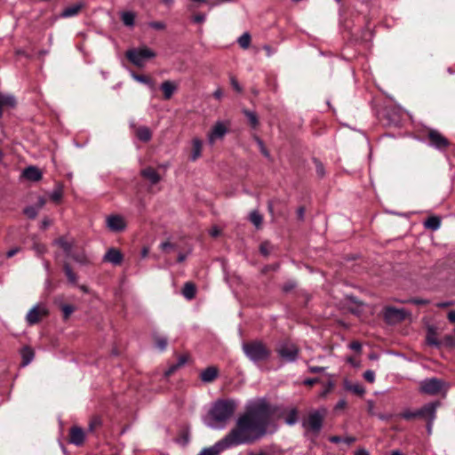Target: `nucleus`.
Returning <instances> with one entry per match:
<instances>
[{
  "mask_svg": "<svg viewBox=\"0 0 455 455\" xmlns=\"http://www.w3.org/2000/svg\"><path fill=\"white\" fill-rule=\"evenodd\" d=\"M271 411L265 399H254L245 405V411L240 415L235 426L223 437L229 448L252 443L267 433Z\"/></svg>",
  "mask_w": 455,
  "mask_h": 455,
  "instance_id": "f257e3e1",
  "label": "nucleus"
},
{
  "mask_svg": "<svg viewBox=\"0 0 455 455\" xmlns=\"http://www.w3.org/2000/svg\"><path fill=\"white\" fill-rule=\"evenodd\" d=\"M237 407L233 399H220L216 401L204 419V424L213 429H223L234 415Z\"/></svg>",
  "mask_w": 455,
  "mask_h": 455,
  "instance_id": "f03ea898",
  "label": "nucleus"
},
{
  "mask_svg": "<svg viewBox=\"0 0 455 455\" xmlns=\"http://www.w3.org/2000/svg\"><path fill=\"white\" fill-rule=\"evenodd\" d=\"M243 351L253 363L267 361L271 354L266 345L259 340L243 343Z\"/></svg>",
  "mask_w": 455,
  "mask_h": 455,
  "instance_id": "7ed1b4c3",
  "label": "nucleus"
},
{
  "mask_svg": "<svg viewBox=\"0 0 455 455\" xmlns=\"http://www.w3.org/2000/svg\"><path fill=\"white\" fill-rule=\"evenodd\" d=\"M326 412L327 411L325 408H320L309 412L307 418L302 421V427L307 431H310L315 435L319 434L323 427Z\"/></svg>",
  "mask_w": 455,
  "mask_h": 455,
  "instance_id": "20e7f679",
  "label": "nucleus"
},
{
  "mask_svg": "<svg viewBox=\"0 0 455 455\" xmlns=\"http://www.w3.org/2000/svg\"><path fill=\"white\" fill-rule=\"evenodd\" d=\"M439 405L440 403L438 402L428 403L416 411L405 410L400 414V417L406 420H411L416 418H422L425 419L428 417H432V419L436 418V410Z\"/></svg>",
  "mask_w": 455,
  "mask_h": 455,
  "instance_id": "39448f33",
  "label": "nucleus"
},
{
  "mask_svg": "<svg viewBox=\"0 0 455 455\" xmlns=\"http://www.w3.org/2000/svg\"><path fill=\"white\" fill-rule=\"evenodd\" d=\"M125 56L135 66L142 67L147 60L156 57V52L148 47H141L128 50Z\"/></svg>",
  "mask_w": 455,
  "mask_h": 455,
  "instance_id": "423d86ee",
  "label": "nucleus"
},
{
  "mask_svg": "<svg viewBox=\"0 0 455 455\" xmlns=\"http://www.w3.org/2000/svg\"><path fill=\"white\" fill-rule=\"evenodd\" d=\"M276 353L283 361L293 363L298 358L299 348L291 341H283L277 346Z\"/></svg>",
  "mask_w": 455,
  "mask_h": 455,
  "instance_id": "0eeeda50",
  "label": "nucleus"
},
{
  "mask_svg": "<svg viewBox=\"0 0 455 455\" xmlns=\"http://www.w3.org/2000/svg\"><path fill=\"white\" fill-rule=\"evenodd\" d=\"M445 389V382L437 378L423 379L420 382L419 391L423 394L436 395Z\"/></svg>",
  "mask_w": 455,
  "mask_h": 455,
  "instance_id": "6e6552de",
  "label": "nucleus"
},
{
  "mask_svg": "<svg viewBox=\"0 0 455 455\" xmlns=\"http://www.w3.org/2000/svg\"><path fill=\"white\" fill-rule=\"evenodd\" d=\"M407 315L406 310L396 308L394 307H387L384 309V318L387 323L394 324L405 319Z\"/></svg>",
  "mask_w": 455,
  "mask_h": 455,
  "instance_id": "1a4fd4ad",
  "label": "nucleus"
},
{
  "mask_svg": "<svg viewBox=\"0 0 455 455\" xmlns=\"http://www.w3.org/2000/svg\"><path fill=\"white\" fill-rule=\"evenodd\" d=\"M228 131V124L224 122L218 121L208 133L207 139L209 144L213 145L216 140L223 139Z\"/></svg>",
  "mask_w": 455,
  "mask_h": 455,
  "instance_id": "9d476101",
  "label": "nucleus"
},
{
  "mask_svg": "<svg viewBox=\"0 0 455 455\" xmlns=\"http://www.w3.org/2000/svg\"><path fill=\"white\" fill-rule=\"evenodd\" d=\"M48 314V310L44 306L36 305L27 314L26 320L29 325L37 323L40 319Z\"/></svg>",
  "mask_w": 455,
  "mask_h": 455,
  "instance_id": "9b49d317",
  "label": "nucleus"
},
{
  "mask_svg": "<svg viewBox=\"0 0 455 455\" xmlns=\"http://www.w3.org/2000/svg\"><path fill=\"white\" fill-rule=\"evenodd\" d=\"M54 243L60 246L68 256L72 257L77 262L82 263V264L86 263L87 260H86L84 255H79V256L72 255L73 241H68V239L61 237L60 239L55 240Z\"/></svg>",
  "mask_w": 455,
  "mask_h": 455,
  "instance_id": "f8f14e48",
  "label": "nucleus"
},
{
  "mask_svg": "<svg viewBox=\"0 0 455 455\" xmlns=\"http://www.w3.org/2000/svg\"><path fill=\"white\" fill-rule=\"evenodd\" d=\"M229 449L224 438L218 441L214 445L204 448L197 455H218L220 452Z\"/></svg>",
  "mask_w": 455,
  "mask_h": 455,
  "instance_id": "ddd939ff",
  "label": "nucleus"
},
{
  "mask_svg": "<svg viewBox=\"0 0 455 455\" xmlns=\"http://www.w3.org/2000/svg\"><path fill=\"white\" fill-rule=\"evenodd\" d=\"M431 145L438 149L444 148L448 146V140L437 131L432 130L428 133Z\"/></svg>",
  "mask_w": 455,
  "mask_h": 455,
  "instance_id": "4468645a",
  "label": "nucleus"
},
{
  "mask_svg": "<svg viewBox=\"0 0 455 455\" xmlns=\"http://www.w3.org/2000/svg\"><path fill=\"white\" fill-rule=\"evenodd\" d=\"M103 260L117 266L123 261V254L116 248H109L105 253Z\"/></svg>",
  "mask_w": 455,
  "mask_h": 455,
  "instance_id": "2eb2a0df",
  "label": "nucleus"
},
{
  "mask_svg": "<svg viewBox=\"0 0 455 455\" xmlns=\"http://www.w3.org/2000/svg\"><path fill=\"white\" fill-rule=\"evenodd\" d=\"M84 437H85L84 432L81 427H73L70 429V443H73L76 446H80L84 443Z\"/></svg>",
  "mask_w": 455,
  "mask_h": 455,
  "instance_id": "dca6fc26",
  "label": "nucleus"
},
{
  "mask_svg": "<svg viewBox=\"0 0 455 455\" xmlns=\"http://www.w3.org/2000/svg\"><path fill=\"white\" fill-rule=\"evenodd\" d=\"M192 148L190 154V160L192 162L196 161L202 155L203 141L199 138H194L191 141Z\"/></svg>",
  "mask_w": 455,
  "mask_h": 455,
  "instance_id": "f3484780",
  "label": "nucleus"
},
{
  "mask_svg": "<svg viewBox=\"0 0 455 455\" xmlns=\"http://www.w3.org/2000/svg\"><path fill=\"white\" fill-rule=\"evenodd\" d=\"M141 175L147 179L151 184L155 185L161 180L160 175L152 167H148L140 172Z\"/></svg>",
  "mask_w": 455,
  "mask_h": 455,
  "instance_id": "a211bd4d",
  "label": "nucleus"
},
{
  "mask_svg": "<svg viewBox=\"0 0 455 455\" xmlns=\"http://www.w3.org/2000/svg\"><path fill=\"white\" fill-rule=\"evenodd\" d=\"M127 223L121 215H110L107 218V228H125Z\"/></svg>",
  "mask_w": 455,
  "mask_h": 455,
  "instance_id": "6ab92c4d",
  "label": "nucleus"
},
{
  "mask_svg": "<svg viewBox=\"0 0 455 455\" xmlns=\"http://www.w3.org/2000/svg\"><path fill=\"white\" fill-rule=\"evenodd\" d=\"M203 382L210 383L218 377V369L213 366L207 367L200 374Z\"/></svg>",
  "mask_w": 455,
  "mask_h": 455,
  "instance_id": "aec40b11",
  "label": "nucleus"
},
{
  "mask_svg": "<svg viewBox=\"0 0 455 455\" xmlns=\"http://www.w3.org/2000/svg\"><path fill=\"white\" fill-rule=\"evenodd\" d=\"M84 7L83 3H76L70 6L66 7L62 12L60 13V17L62 18H70L77 15L81 9Z\"/></svg>",
  "mask_w": 455,
  "mask_h": 455,
  "instance_id": "412c9836",
  "label": "nucleus"
},
{
  "mask_svg": "<svg viewBox=\"0 0 455 455\" xmlns=\"http://www.w3.org/2000/svg\"><path fill=\"white\" fill-rule=\"evenodd\" d=\"M23 176L32 181H37L42 178V172L34 166H29L23 171Z\"/></svg>",
  "mask_w": 455,
  "mask_h": 455,
  "instance_id": "4be33fe9",
  "label": "nucleus"
},
{
  "mask_svg": "<svg viewBox=\"0 0 455 455\" xmlns=\"http://www.w3.org/2000/svg\"><path fill=\"white\" fill-rule=\"evenodd\" d=\"M161 89L164 92V97L165 100H169L172 98L175 91L177 90V85L171 81H164L161 84Z\"/></svg>",
  "mask_w": 455,
  "mask_h": 455,
  "instance_id": "5701e85b",
  "label": "nucleus"
},
{
  "mask_svg": "<svg viewBox=\"0 0 455 455\" xmlns=\"http://www.w3.org/2000/svg\"><path fill=\"white\" fill-rule=\"evenodd\" d=\"M16 104L15 98L12 95L0 94V116L5 107L13 108Z\"/></svg>",
  "mask_w": 455,
  "mask_h": 455,
  "instance_id": "b1692460",
  "label": "nucleus"
},
{
  "mask_svg": "<svg viewBox=\"0 0 455 455\" xmlns=\"http://www.w3.org/2000/svg\"><path fill=\"white\" fill-rule=\"evenodd\" d=\"M34 351L31 347H25L22 350H21V357H22V362H21V365L22 366H27L28 364H29L32 360L34 359Z\"/></svg>",
  "mask_w": 455,
  "mask_h": 455,
  "instance_id": "393cba45",
  "label": "nucleus"
},
{
  "mask_svg": "<svg viewBox=\"0 0 455 455\" xmlns=\"http://www.w3.org/2000/svg\"><path fill=\"white\" fill-rule=\"evenodd\" d=\"M136 135L140 140L145 142L148 141L152 136L150 130L146 126L138 128L136 131Z\"/></svg>",
  "mask_w": 455,
  "mask_h": 455,
  "instance_id": "a878e982",
  "label": "nucleus"
},
{
  "mask_svg": "<svg viewBox=\"0 0 455 455\" xmlns=\"http://www.w3.org/2000/svg\"><path fill=\"white\" fill-rule=\"evenodd\" d=\"M243 113L247 117L250 125L254 129L257 128L259 125V118L257 114L248 109H243Z\"/></svg>",
  "mask_w": 455,
  "mask_h": 455,
  "instance_id": "bb28decb",
  "label": "nucleus"
},
{
  "mask_svg": "<svg viewBox=\"0 0 455 455\" xmlns=\"http://www.w3.org/2000/svg\"><path fill=\"white\" fill-rule=\"evenodd\" d=\"M298 410L296 408L291 409L285 416L284 421L289 426H293L298 422Z\"/></svg>",
  "mask_w": 455,
  "mask_h": 455,
  "instance_id": "cd10ccee",
  "label": "nucleus"
},
{
  "mask_svg": "<svg viewBox=\"0 0 455 455\" xmlns=\"http://www.w3.org/2000/svg\"><path fill=\"white\" fill-rule=\"evenodd\" d=\"M121 20L125 26L132 27L135 20V13L132 12H124L121 13Z\"/></svg>",
  "mask_w": 455,
  "mask_h": 455,
  "instance_id": "c85d7f7f",
  "label": "nucleus"
},
{
  "mask_svg": "<svg viewBox=\"0 0 455 455\" xmlns=\"http://www.w3.org/2000/svg\"><path fill=\"white\" fill-rule=\"evenodd\" d=\"M182 294L188 299H193L196 295L195 285L191 283H186L182 290Z\"/></svg>",
  "mask_w": 455,
  "mask_h": 455,
  "instance_id": "c756f323",
  "label": "nucleus"
},
{
  "mask_svg": "<svg viewBox=\"0 0 455 455\" xmlns=\"http://www.w3.org/2000/svg\"><path fill=\"white\" fill-rule=\"evenodd\" d=\"M346 389L356 395H363L365 392L364 387L360 383H346Z\"/></svg>",
  "mask_w": 455,
  "mask_h": 455,
  "instance_id": "7c9ffc66",
  "label": "nucleus"
},
{
  "mask_svg": "<svg viewBox=\"0 0 455 455\" xmlns=\"http://www.w3.org/2000/svg\"><path fill=\"white\" fill-rule=\"evenodd\" d=\"M441 226V218L439 216H430L424 221V228H439Z\"/></svg>",
  "mask_w": 455,
  "mask_h": 455,
  "instance_id": "2f4dec72",
  "label": "nucleus"
},
{
  "mask_svg": "<svg viewBox=\"0 0 455 455\" xmlns=\"http://www.w3.org/2000/svg\"><path fill=\"white\" fill-rule=\"evenodd\" d=\"M251 223L255 227H259L262 223V215L256 210L252 211L249 215Z\"/></svg>",
  "mask_w": 455,
  "mask_h": 455,
  "instance_id": "473e14b6",
  "label": "nucleus"
},
{
  "mask_svg": "<svg viewBox=\"0 0 455 455\" xmlns=\"http://www.w3.org/2000/svg\"><path fill=\"white\" fill-rule=\"evenodd\" d=\"M237 43L243 49H247L251 44V35L248 32L243 33L238 39Z\"/></svg>",
  "mask_w": 455,
  "mask_h": 455,
  "instance_id": "72a5a7b5",
  "label": "nucleus"
},
{
  "mask_svg": "<svg viewBox=\"0 0 455 455\" xmlns=\"http://www.w3.org/2000/svg\"><path fill=\"white\" fill-rule=\"evenodd\" d=\"M253 138H254V140L256 141L257 145L259 146V150H260L261 154H262L265 157H267V158L270 159V157H271V156H270V153H269V151L267 149V148L265 147L264 142L262 141V140H261V139H259V138L258 136H256V135H255Z\"/></svg>",
  "mask_w": 455,
  "mask_h": 455,
  "instance_id": "f704fd0d",
  "label": "nucleus"
},
{
  "mask_svg": "<svg viewBox=\"0 0 455 455\" xmlns=\"http://www.w3.org/2000/svg\"><path fill=\"white\" fill-rule=\"evenodd\" d=\"M64 271H65V274L68 279V281L75 284L77 282V277L76 275V274L72 271L71 267H69V265L68 264H65L64 266Z\"/></svg>",
  "mask_w": 455,
  "mask_h": 455,
  "instance_id": "c9c22d12",
  "label": "nucleus"
},
{
  "mask_svg": "<svg viewBox=\"0 0 455 455\" xmlns=\"http://www.w3.org/2000/svg\"><path fill=\"white\" fill-rule=\"evenodd\" d=\"M62 195H63L62 188L58 187L49 195V196L52 201L58 203L60 201Z\"/></svg>",
  "mask_w": 455,
  "mask_h": 455,
  "instance_id": "e433bc0d",
  "label": "nucleus"
},
{
  "mask_svg": "<svg viewBox=\"0 0 455 455\" xmlns=\"http://www.w3.org/2000/svg\"><path fill=\"white\" fill-rule=\"evenodd\" d=\"M190 436L188 431H183L177 439L178 443L185 446L189 443Z\"/></svg>",
  "mask_w": 455,
  "mask_h": 455,
  "instance_id": "4c0bfd02",
  "label": "nucleus"
},
{
  "mask_svg": "<svg viewBox=\"0 0 455 455\" xmlns=\"http://www.w3.org/2000/svg\"><path fill=\"white\" fill-rule=\"evenodd\" d=\"M132 76L134 80H136L137 82H140L141 84H151V80L150 78H148V76H142V75H137L135 73H132Z\"/></svg>",
  "mask_w": 455,
  "mask_h": 455,
  "instance_id": "58836bf2",
  "label": "nucleus"
},
{
  "mask_svg": "<svg viewBox=\"0 0 455 455\" xmlns=\"http://www.w3.org/2000/svg\"><path fill=\"white\" fill-rule=\"evenodd\" d=\"M33 250L36 251V255L41 256L46 251V248L43 243L38 242H35L33 244Z\"/></svg>",
  "mask_w": 455,
  "mask_h": 455,
  "instance_id": "ea45409f",
  "label": "nucleus"
},
{
  "mask_svg": "<svg viewBox=\"0 0 455 455\" xmlns=\"http://www.w3.org/2000/svg\"><path fill=\"white\" fill-rule=\"evenodd\" d=\"M427 344L435 347H439L440 342L438 341L437 338L435 337V334L434 332H428L427 336Z\"/></svg>",
  "mask_w": 455,
  "mask_h": 455,
  "instance_id": "a19ab883",
  "label": "nucleus"
},
{
  "mask_svg": "<svg viewBox=\"0 0 455 455\" xmlns=\"http://www.w3.org/2000/svg\"><path fill=\"white\" fill-rule=\"evenodd\" d=\"M61 310L63 312L64 318L67 319L74 312L75 308L71 305L64 304L61 306Z\"/></svg>",
  "mask_w": 455,
  "mask_h": 455,
  "instance_id": "79ce46f5",
  "label": "nucleus"
},
{
  "mask_svg": "<svg viewBox=\"0 0 455 455\" xmlns=\"http://www.w3.org/2000/svg\"><path fill=\"white\" fill-rule=\"evenodd\" d=\"M156 347L163 351L167 347V339L165 337H157L156 339Z\"/></svg>",
  "mask_w": 455,
  "mask_h": 455,
  "instance_id": "37998d69",
  "label": "nucleus"
},
{
  "mask_svg": "<svg viewBox=\"0 0 455 455\" xmlns=\"http://www.w3.org/2000/svg\"><path fill=\"white\" fill-rule=\"evenodd\" d=\"M148 26L156 30H164L166 28V25L163 21H151L148 23Z\"/></svg>",
  "mask_w": 455,
  "mask_h": 455,
  "instance_id": "c03bdc74",
  "label": "nucleus"
},
{
  "mask_svg": "<svg viewBox=\"0 0 455 455\" xmlns=\"http://www.w3.org/2000/svg\"><path fill=\"white\" fill-rule=\"evenodd\" d=\"M259 250L264 256H267L270 253L271 245L269 243L264 242L260 244Z\"/></svg>",
  "mask_w": 455,
  "mask_h": 455,
  "instance_id": "a18cd8bd",
  "label": "nucleus"
},
{
  "mask_svg": "<svg viewBox=\"0 0 455 455\" xmlns=\"http://www.w3.org/2000/svg\"><path fill=\"white\" fill-rule=\"evenodd\" d=\"M37 209L34 206H30V207H27L24 211L25 214L30 218V219H33L36 216L37 214Z\"/></svg>",
  "mask_w": 455,
  "mask_h": 455,
  "instance_id": "49530a36",
  "label": "nucleus"
},
{
  "mask_svg": "<svg viewBox=\"0 0 455 455\" xmlns=\"http://www.w3.org/2000/svg\"><path fill=\"white\" fill-rule=\"evenodd\" d=\"M363 378L366 381L372 383L375 380V372L371 370H367L363 373Z\"/></svg>",
  "mask_w": 455,
  "mask_h": 455,
  "instance_id": "de8ad7c7",
  "label": "nucleus"
},
{
  "mask_svg": "<svg viewBox=\"0 0 455 455\" xmlns=\"http://www.w3.org/2000/svg\"><path fill=\"white\" fill-rule=\"evenodd\" d=\"M193 4L188 6V9L192 11L199 6L200 4H209V0H190Z\"/></svg>",
  "mask_w": 455,
  "mask_h": 455,
  "instance_id": "09e8293b",
  "label": "nucleus"
},
{
  "mask_svg": "<svg viewBox=\"0 0 455 455\" xmlns=\"http://www.w3.org/2000/svg\"><path fill=\"white\" fill-rule=\"evenodd\" d=\"M315 169H316V172L317 174L320 176V177H323L324 175V168H323V165L318 162V161H315Z\"/></svg>",
  "mask_w": 455,
  "mask_h": 455,
  "instance_id": "8fccbe9b",
  "label": "nucleus"
},
{
  "mask_svg": "<svg viewBox=\"0 0 455 455\" xmlns=\"http://www.w3.org/2000/svg\"><path fill=\"white\" fill-rule=\"evenodd\" d=\"M435 419V418L432 419V417H428L427 419V431L428 435L432 434V428H433V424H434Z\"/></svg>",
  "mask_w": 455,
  "mask_h": 455,
  "instance_id": "3c124183",
  "label": "nucleus"
},
{
  "mask_svg": "<svg viewBox=\"0 0 455 455\" xmlns=\"http://www.w3.org/2000/svg\"><path fill=\"white\" fill-rule=\"evenodd\" d=\"M206 17L204 14L199 13L193 16L192 20L195 23H203L204 22Z\"/></svg>",
  "mask_w": 455,
  "mask_h": 455,
  "instance_id": "603ef678",
  "label": "nucleus"
},
{
  "mask_svg": "<svg viewBox=\"0 0 455 455\" xmlns=\"http://www.w3.org/2000/svg\"><path fill=\"white\" fill-rule=\"evenodd\" d=\"M230 83H231V85L232 87L238 92H242V87L240 86V84H238L237 80L235 78V77H231L230 78Z\"/></svg>",
  "mask_w": 455,
  "mask_h": 455,
  "instance_id": "864d4df0",
  "label": "nucleus"
},
{
  "mask_svg": "<svg viewBox=\"0 0 455 455\" xmlns=\"http://www.w3.org/2000/svg\"><path fill=\"white\" fill-rule=\"evenodd\" d=\"M324 370H325V368H324V367H319V366H309V367H308V371H309L311 373H319V372H323Z\"/></svg>",
  "mask_w": 455,
  "mask_h": 455,
  "instance_id": "5fc2aeb1",
  "label": "nucleus"
},
{
  "mask_svg": "<svg viewBox=\"0 0 455 455\" xmlns=\"http://www.w3.org/2000/svg\"><path fill=\"white\" fill-rule=\"evenodd\" d=\"M179 368V365L177 364H174V365H172L166 371H165V377H169L170 375H172L177 369Z\"/></svg>",
  "mask_w": 455,
  "mask_h": 455,
  "instance_id": "6e6d98bb",
  "label": "nucleus"
},
{
  "mask_svg": "<svg viewBox=\"0 0 455 455\" xmlns=\"http://www.w3.org/2000/svg\"><path fill=\"white\" fill-rule=\"evenodd\" d=\"M46 200L44 197H38L36 208L37 210L41 209L45 204Z\"/></svg>",
  "mask_w": 455,
  "mask_h": 455,
  "instance_id": "4d7b16f0",
  "label": "nucleus"
},
{
  "mask_svg": "<svg viewBox=\"0 0 455 455\" xmlns=\"http://www.w3.org/2000/svg\"><path fill=\"white\" fill-rule=\"evenodd\" d=\"M318 381V379L317 378H314V379H307L304 380V384L307 385V386H313L314 384H315L316 382Z\"/></svg>",
  "mask_w": 455,
  "mask_h": 455,
  "instance_id": "13d9d810",
  "label": "nucleus"
},
{
  "mask_svg": "<svg viewBox=\"0 0 455 455\" xmlns=\"http://www.w3.org/2000/svg\"><path fill=\"white\" fill-rule=\"evenodd\" d=\"M304 215H305V209H304V207H299L297 210V217H298V219L303 220Z\"/></svg>",
  "mask_w": 455,
  "mask_h": 455,
  "instance_id": "bf43d9fd",
  "label": "nucleus"
},
{
  "mask_svg": "<svg viewBox=\"0 0 455 455\" xmlns=\"http://www.w3.org/2000/svg\"><path fill=\"white\" fill-rule=\"evenodd\" d=\"M329 440H330L331 443H341L343 441V438H341L339 436H337V435H333V436H331L329 438Z\"/></svg>",
  "mask_w": 455,
  "mask_h": 455,
  "instance_id": "052dcab7",
  "label": "nucleus"
},
{
  "mask_svg": "<svg viewBox=\"0 0 455 455\" xmlns=\"http://www.w3.org/2000/svg\"><path fill=\"white\" fill-rule=\"evenodd\" d=\"M20 251L19 248H13L7 251L6 256L7 258L13 257L18 251Z\"/></svg>",
  "mask_w": 455,
  "mask_h": 455,
  "instance_id": "680f3d73",
  "label": "nucleus"
},
{
  "mask_svg": "<svg viewBox=\"0 0 455 455\" xmlns=\"http://www.w3.org/2000/svg\"><path fill=\"white\" fill-rule=\"evenodd\" d=\"M345 443H347V445H350L351 443H353L354 442H355V438L353 437V436H347V437H345L343 438V441Z\"/></svg>",
  "mask_w": 455,
  "mask_h": 455,
  "instance_id": "e2e57ef3",
  "label": "nucleus"
},
{
  "mask_svg": "<svg viewBox=\"0 0 455 455\" xmlns=\"http://www.w3.org/2000/svg\"><path fill=\"white\" fill-rule=\"evenodd\" d=\"M100 420L98 419H93L90 423V426H89L90 430L92 431L97 425H100Z\"/></svg>",
  "mask_w": 455,
  "mask_h": 455,
  "instance_id": "0e129e2a",
  "label": "nucleus"
},
{
  "mask_svg": "<svg viewBox=\"0 0 455 455\" xmlns=\"http://www.w3.org/2000/svg\"><path fill=\"white\" fill-rule=\"evenodd\" d=\"M222 95H223V92H222V90H221L220 88H218V89L214 92V93H213V96H214L216 99H218V100L221 99Z\"/></svg>",
  "mask_w": 455,
  "mask_h": 455,
  "instance_id": "69168bd1",
  "label": "nucleus"
},
{
  "mask_svg": "<svg viewBox=\"0 0 455 455\" xmlns=\"http://www.w3.org/2000/svg\"><path fill=\"white\" fill-rule=\"evenodd\" d=\"M448 319L451 323H455V311H450L448 313Z\"/></svg>",
  "mask_w": 455,
  "mask_h": 455,
  "instance_id": "338daca9",
  "label": "nucleus"
},
{
  "mask_svg": "<svg viewBox=\"0 0 455 455\" xmlns=\"http://www.w3.org/2000/svg\"><path fill=\"white\" fill-rule=\"evenodd\" d=\"M355 455H370L368 451H366L365 449H359L355 451Z\"/></svg>",
  "mask_w": 455,
  "mask_h": 455,
  "instance_id": "774afa93",
  "label": "nucleus"
}]
</instances>
